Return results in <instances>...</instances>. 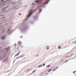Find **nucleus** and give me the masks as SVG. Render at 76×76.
<instances>
[{
	"label": "nucleus",
	"instance_id": "f704fd0d",
	"mask_svg": "<svg viewBox=\"0 0 76 76\" xmlns=\"http://www.w3.org/2000/svg\"><path fill=\"white\" fill-rule=\"evenodd\" d=\"M20 38H23V37H22V36H21L20 37Z\"/></svg>",
	"mask_w": 76,
	"mask_h": 76
},
{
	"label": "nucleus",
	"instance_id": "ea45409f",
	"mask_svg": "<svg viewBox=\"0 0 76 76\" xmlns=\"http://www.w3.org/2000/svg\"><path fill=\"white\" fill-rule=\"evenodd\" d=\"M67 57V56H66V57Z\"/></svg>",
	"mask_w": 76,
	"mask_h": 76
},
{
	"label": "nucleus",
	"instance_id": "a19ab883",
	"mask_svg": "<svg viewBox=\"0 0 76 76\" xmlns=\"http://www.w3.org/2000/svg\"><path fill=\"white\" fill-rule=\"evenodd\" d=\"M31 69H30V70H31Z\"/></svg>",
	"mask_w": 76,
	"mask_h": 76
},
{
	"label": "nucleus",
	"instance_id": "6e6552de",
	"mask_svg": "<svg viewBox=\"0 0 76 76\" xmlns=\"http://www.w3.org/2000/svg\"><path fill=\"white\" fill-rule=\"evenodd\" d=\"M50 1V0H45L46 2L44 3V4H46L48 3Z\"/></svg>",
	"mask_w": 76,
	"mask_h": 76
},
{
	"label": "nucleus",
	"instance_id": "2f4dec72",
	"mask_svg": "<svg viewBox=\"0 0 76 76\" xmlns=\"http://www.w3.org/2000/svg\"><path fill=\"white\" fill-rule=\"evenodd\" d=\"M28 7V5H26V6H25L24 7Z\"/></svg>",
	"mask_w": 76,
	"mask_h": 76
},
{
	"label": "nucleus",
	"instance_id": "f8f14e48",
	"mask_svg": "<svg viewBox=\"0 0 76 76\" xmlns=\"http://www.w3.org/2000/svg\"><path fill=\"white\" fill-rule=\"evenodd\" d=\"M50 46H47L46 47V49L47 50H49V49H50Z\"/></svg>",
	"mask_w": 76,
	"mask_h": 76
},
{
	"label": "nucleus",
	"instance_id": "473e14b6",
	"mask_svg": "<svg viewBox=\"0 0 76 76\" xmlns=\"http://www.w3.org/2000/svg\"><path fill=\"white\" fill-rule=\"evenodd\" d=\"M75 72H76V71H74L73 72V73H74Z\"/></svg>",
	"mask_w": 76,
	"mask_h": 76
},
{
	"label": "nucleus",
	"instance_id": "f03ea898",
	"mask_svg": "<svg viewBox=\"0 0 76 76\" xmlns=\"http://www.w3.org/2000/svg\"><path fill=\"white\" fill-rule=\"evenodd\" d=\"M43 1L42 0H39V1H38V0H36L34 1V3H32L31 4V5H34L33 6V7H34V6H35V3H38L39 5H40L41 4H42V3Z\"/></svg>",
	"mask_w": 76,
	"mask_h": 76
},
{
	"label": "nucleus",
	"instance_id": "f3484780",
	"mask_svg": "<svg viewBox=\"0 0 76 76\" xmlns=\"http://www.w3.org/2000/svg\"><path fill=\"white\" fill-rule=\"evenodd\" d=\"M50 65H48V66H47L46 67H47V68H48V67H50Z\"/></svg>",
	"mask_w": 76,
	"mask_h": 76
},
{
	"label": "nucleus",
	"instance_id": "58836bf2",
	"mask_svg": "<svg viewBox=\"0 0 76 76\" xmlns=\"http://www.w3.org/2000/svg\"><path fill=\"white\" fill-rule=\"evenodd\" d=\"M40 76H42V74H41Z\"/></svg>",
	"mask_w": 76,
	"mask_h": 76
},
{
	"label": "nucleus",
	"instance_id": "cd10ccee",
	"mask_svg": "<svg viewBox=\"0 0 76 76\" xmlns=\"http://www.w3.org/2000/svg\"><path fill=\"white\" fill-rule=\"evenodd\" d=\"M53 68H54V66H52V67H51V69H53Z\"/></svg>",
	"mask_w": 76,
	"mask_h": 76
},
{
	"label": "nucleus",
	"instance_id": "dca6fc26",
	"mask_svg": "<svg viewBox=\"0 0 76 76\" xmlns=\"http://www.w3.org/2000/svg\"><path fill=\"white\" fill-rule=\"evenodd\" d=\"M35 72H36V70H34L33 71V73L32 74H32L33 73H35Z\"/></svg>",
	"mask_w": 76,
	"mask_h": 76
},
{
	"label": "nucleus",
	"instance_id": "5701e85b",
	"mask_svg": "<svg viewBox=\"0 0 76 76\" xmlns=\"http://www.w3.org/2000/svg\"><path fill=\"white\" fill-rule=\"evenodd\" d=\"M45 64H42L43 66H45Z\"/></svg>",
	"mask_w": 76,
	"mask_h": 76
},
{
	"label": "nucleus",
	"instance_id": "9b49d317",
	"mask_svg": "<svg viewBox=\"0 0 76 76\" xmlns=\"http://www.w3.org/2000/svg\"><path fill=\"white\" fill-rule=\"evenodd\" d=\"M23 57V56H22V55H21V56H19V57H18V58H16V59H18V58H20L21 57Z\"/></svg>",
	"mask_w": 76,
	"mask_h": 76
},
{
	"label": "nucleus",
	"instance_id": "e433bc0d",
	"mask_svg": "<svg viewBox=\"0 0 76 76\" xmlns=\"http://www.w3.org/2000/svg\"><path fill=\"white\" fill-rule=\"evenodd\" d=\"M21 47L22 48V47H23V46H21Z\"/></svg>",
	"mask_w": 76,
	"mask_h": 76
},
{
	"label": "nucleus",
	"instance_id": "393cba45",
	"mask_svg": "<svg viewBox=\"0 0 76 76\" xmlns=\"http://www.w3.org/2000/svg\"><path fill=\"white\" fill-rule=\"evenodd\" d=\"M56 68H54L53 69V71H55V70H56Z\"/></svg>",
	"mask_w": 76,
	"mask_h": 76
},
{
	"label": "nucleus",
	"instance_id": "39448f33",
	"mask_svg": "<svg viewBox=\"0 0 76 76\" xmlns=\"http://www.w3.org/2000/svg\"><path fill=\"white\" fill-rule=\"evenodd\" d=\"M12 32H13V31H12V30H10L9 28L7 31V33H8L9 35L11 34L12 33Z\"/></svg>",
	"mask_w": 76,
	"mask_h": 76
},
{
	"label": "nucleus",
	"instance_id": "ddd939ff",
	"mask_svg": "<svg viewBox=\"0 0 76 76\" xmlns=\"http://www.w3.org/2000/svg\"><path fill=\"white\" fill-rule=\"evenodd\" d=\"M4 0H0V2L3 3V2H4Z\"/></svg>",
	"mask_w": 76,
	"mask_h": 76
},
{
	"label": "nucleus",
	"instance_id": "2eb2a0df",
	"mask_svg": "<svg viewBox=\"0 0 76 76\" xmlns=\"http://www.w3.org/2000/svg\"><path fill=\"white\" fill-rule=\"evenodd\" d=\"M30 71V70L29 69H28V70H27V71H26V73H28V72H29Z\"/></svg>",
	"mask_w": 76,
	"mask_h": 76
},
{
	"label": "nucleus",
	"instance_id": "a878e982",
	"mask_svg": "<svg viewBox=\"0 0 76 76\" xmlns=\"http://www.w3.org/2000/svg\"><path fill=\"white\" fill-rule=\"evenodd\" d=\"M31 23H32V24H33L34 23H33V22L32 21H31L30 22Z\"/></svg>",
	"mask_w": 76,
	"mask_h": 76
},
{
	"label": "nucleus",
	"instance_id": "c85d7f7f",
	"mask_svg": "<svg viewBox=\"0 0 76 76\" xmlns=\"http://www.w3.org/2000/svg\"><path fill=\"white\" fill-rule=\"evenodd\" d=\"M21 15V13H19V14H18V15Z\"/></svg>",
	"mask_w": 76,
	"mask_h": 76
},
{
	"label": "nucleus",
	"instance_id": "b1692460",
	"mask_svg": "<svg viewBox=\"0 0 76 76\" xmlns=\"http://www.w3.org/2000/svg\"><path fill=\"white\" fill-rule=\"evenodd\" d=\"M58 48H59V49H60V47L58 46Z\"/></svg>",
	"mask_w": 76,
	"mask_h": 76
},
{
	"label": "nucleus",
	"instance_id": "c756f323",
	"mask_svg": "<svg viewBox=\"0 0 76 76\" xmlns=\"http://www.w3.org/2000/svg\"><path fill=\"white\" fill-rule=\"evenodd\" d=\"M17 28H15V29H14L13 31H15V30H16V29Z\"/></svg>",
	"mask_w": 76,
	"mask_h": 76
},
{
	"label": "nucleus",
	"instance_id": "1a4fd4ad",
	"mask_svg": "<svg viewBox=\"0 0 76 76\" xmlns=\"http://www.w3.org/2000/svg\"><path fill=\"white\" fill-rule=\"evenodd\" d=\"M20 45H22V42L20 41H19L18 42V44L19 45H20Z\"/></svg>",
	"mask_w": 76,
	"mask_h": 76
},
{
	"label": "nucleus",
	"instance_id": "20e7f679",
	"mask_svg": "<svg viewBox=\"0 0 76 76\" xmlns=\"http://www.w3.org/2000/svg\"><path fill=\"white\" fill-rule=\"evenodd\" d=\"M5 59V60L3 61L4 62L6 60H7V58H6V56H5L4 57H3L0 60L1 61H3Z\"/></svg>",
	"mask_w": 76,
	"mask_h": 76
},
{
	"label": "nucleus",
	"instance_id": "7c9ffc66",
	"mask_svg": "<svg viewBox=\"0 0 76 76\" xmlns=\"http://www.w3.org/2000/svg\"><path fill=\"white\" fill-rule=\"evenodd\" d=\"M43 7H44V8H45V6H43Z\"/></svg>",
	"mask_w": 76,
	"mask_h": 76
},
{
	"label": "nucleus",
	"instance_id": "6ab92c4d",
	"mask_svg": "<svg viewBox=\"0 0 76 76\" xmlns=\"http://www.w3.org/2000/svg\"><path fill=\"white\" fill-rule=\"evenodd\" d=\"M51 70H52V69H49V70L48 71V72H51Z\"/></svg>",
	"mask_w": 76,
	"mask_h": 76
},
{
	"label": "nucleus",
	"instance_id": "4468645a",
	"mask_svg": "<svg viewBox=\"0 0 76 76\" xmlns=\"http://www.w3.org/2000/svg\"><path fill=\"white\" fill-rule=\"evenodd\" d=\"M42 65H40L38 66V68H39L40 67H42Z\"/></svg>",
	"mask_w": 76,
	"mask_h": 76
},
{
	"label": "nucleus",
	"instance_id": "bb28decb",
	"mask_svg": "<svg viewBox=\"0 0 76 76\" xmlns=\"http://www.w3.org/2000/svg\"><path fill=\"white\" fill-rule=\"evenodd\" d=\"M9 6H7L6 7H5V9H6V8H7V7H9Z\"/></svg>",
	"mask_w": 76,
	"mask_h": 76
},
{
	"label": "nucleus",
	"instance_id": "412c9836",
	"mask_svg": "<svg viewBox=\"0 0 76 76\" xmlns=\"http://www.w3.org/2000/svg\"><path fill=\"white\" fill-rule=\"evenodd\" d=\"M73 55H74V54H73L72 53L71 54V56H71V57H72V56H73Z\"/></svg>",
	"mask_w": 76,
	"mask_h": 76
},
{
	"label": "nucleus",
	"instance_id": "9d476101",
	"mask_svg": "<svg viewBox=\"0 0 76 76\" xmlns=\"http://www.w3.org/2000/svg\"><path fill=\"white\" fill-rule=\"evenodd\" d=\"M19 54H20V51H19L18 53H17L16 55H15V57H16V56H18V55H19Z\"/></svg>",
	"mask_w": 76,
	"mask_h": 76
},
{
	"label": "nucleus",
	"instance_id": "72a5a7b5",
	"mask_svg": "<svg viewBox=\"0 0 76 76\" xmlns=\"http://www.w3.org/2000/svg\"><path fill=\"white\" fill-rule=\"evenodd\" d=\"M16 45V43H15L14 44V46H15Z\"/></svg>",
	"mask_w": 76,
	"mask_h": 76
},
{
	"label": "nucleus",
	"instance_id": "4be33fe9",
	"mask_svg": "<svg viewBox=\"0 0 76 76\" xmlns=\"http://www.w3.org/2000/svg\"><path fill=\"white\" fill-rule=\"evenodd\" d=\"M67 61H68V60L64 62V63H66V62H67Z\"/></svg>",
	"mask_w": 76,
	"mask_h": 76
},
{
	"label": "nucleus",
	"instance_id": "423d86ee",
	"mask_svg": "<svg viewBox=\"0 0 76 76\" xmlns=\"http://www.w3.org/2000/svg\"><path fill=\"white\" fill-rule=\"evenodd\" d=\"M33 18L34 19V20H37V19H38V15H37L36 16H34L33 17Z\"/></svg>",
	"mask_w": 76,
	"mask_h": 76
},
{
	"label": "nucleus",
	"instance_id": "4c0bfd02",
	"mask_svg": "<svg viewBox=\"0 0 76 76\" xmlns=\"http://www.w3.org/2000/svg\"><path fill=\"white\" fill-rule=\"evenodd\" d=\"M38 13H37V14L38 15Z\"/></svg>",
	"mask_w": 76,
	"mask_h": 76
},
{
	"label": "nucleus",
	"instance_id": "a211bd4d",
	"mask_svg": "<svg viewBox=\"0 0 76 76\" xmlns=\"http://www.w3.org/2000/svg\"><path fill=\"white\" fill-rule=\"evenodd\" d=\"M4 38H5V36H4V37H2L1 38V39H4Z\"/></svg>",
	"mask_w": 76,
	"mask_h": 76
},
{
	"label": "nucleus",
	"instance_id": "aec40b11",
	"mask_svg": "<svg viewBox=\"0 0 76 76\" xmlns=\"http://www.w3.org/2000/svg\"><path fill=\"white\" fill-rule=\"evenodd\" d=\"M42 11V10L41 9H40L39 11V13H40V12Z\"/></svg>",
	"mask_w": 76,
	"mask_h": 76
},
{
	"label": "nucleus",
	"instance_id": "f257e3e1",
	"mask_svg": "<svg viewBox=\"0 0 76 76\" xmlns=\"http://www.w3.org/2000/svg\"><path fill=\"white\" fill-rule=\"evenodd\" d=\"M28 28V26L27 25H25L24 26L20 28V30L22 32H25L26 31Z\"/></svg>",
	"mask_w": 76,
	"mask_h": 76
},
{
	"label": "nucleus",
	"instance_id": "0eeeda50",
	"mask_svg": "<svg viewBox=\"0 0 76 76\" xmlns=\"http://www.w3.org/2000/svg\"><path fill=\"white\" fill-rule=\"evenodd\" d=\"M5 50H6V52H9V50H10V48H7L5 49Z\"/></svg>",
	"mask_w": 76,
	"mask_h": 76
},
{
	"label": "nucleus",
	"instance_id": "7ed1b4c3",
	"mask_svg": "<svg viewBox=\"0 0 76 76\" xmlns=\"http://www.w3.org/2000/svg\"><path fill=\"white\" fill-rule=\"evenodd\" d=\"M35 11H36V10H35L32 11V10H31L29 11V13H28V15L27 16V18L25 20H26L27 19H28V18L29 17H30L32 14H33V12H34Z\"/></svg>",
	"mask_w": 76,
	"mask_h": 76
},
{
	"label": "nucleus",
	"instance_id": "c9c22d12",
	"mask_svg": "<svg viewBox=\"0 0 76 76\" xmlns=\"http://www.w3.org/2000/svg\"><path fill=\"white\" fill-rule=\"evenodd\" d=\"M57 68H58V66L56 68V69H57Z\"/></svg>",
	"mask_w": 76,
	"mask_h": 76
}]
</instances>
